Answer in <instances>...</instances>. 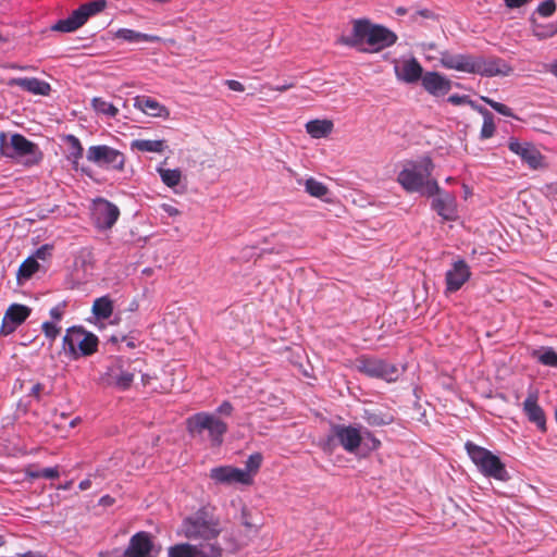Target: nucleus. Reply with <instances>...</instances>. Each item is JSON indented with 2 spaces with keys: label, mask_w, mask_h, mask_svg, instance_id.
Here are the masks:
<instances>
[{
  "label": "nucleus",
  "mask_w": 557,
  "mask_h": 557,
  "mask_svg": "<svg viewBox=\"0 0 557 557\" xmlns=\"http://www.w3.org/2000/svg\"><path fill=\"white\" fill-rule=\"evenodd\" d=\"M224 525L216 506L207 503L183 518L178 534L198 544L180 543L168 548V557H222L218 542Z\"/></svg>",
  "instance_id": "1"
},
{
  "label": "nucleus",
  "mask_w": 557,
  "mask_h": 557,
  "mask_svg": "<svg viewBox=\"0 0 557 557\" xmlns=\"http://www.w3.org/2000/svg\"><path fill=\"white\" fill-rule=\"evenodd\" d=\"M352 28L348 36H342L338 42L351 48H360L366 52H380L396 44L398 37L389 28L373 24L368 18H357L351 22Z\"/></svg>",
  "instance_id": "2"
},
{
  "label": "nucleus",
  "mask_w": 557,
  "mask_h": 557,
  "mask_svg": "<svg viewBox=\"0 0 557 557\" xmlns=\"http://www.w3.org/2000/svg\"><path fill=\"white\" fill-rule=\"evenodd\" d=\"M441 64L448 70L479 74L481 76L509 75L512 71L504 60L499 58H484L472 54H453L448 51L441 53Z\"/></svg>",
  "instance_id": "3"
},
{
  "label": "nucleus",
  "mask_w": 557,
  "mask_h": 557,
  "mask_svg": "<svg viewBox=\"0 0 557 557\" xmlns=\"http://www.w3.org/2000/svg\"><path fill=\"white\" fill-rule=\"evenodd\" d=\"M434 164L429 157L417 162L408 163L397 176V182L409 193H420L423 196H434L440 191L435 180L431 178Z\"/></svg>",
  "instance_id": "4"
},
{
  "label": "nucleus",
  "mask_w": 557,
  "mask_h": 557,
  "mask_svg": "<svg viewBox=\"0 0 557 557\" xmlns=\"http://www.w3.org/2000/svg\"><path fill=\"white\" fill-rule=\"evenodd\" d=\"M0 154L10 159L23 158L26 165H36L44 158L37 144L17 133L13 134L8 141V135L4 132H0Z\"/></svg>",
  "instance_id": "5"
},
{
  "label": "nucleus",
  "mask_w": 557,
  "mask_h": 557,
  "mask_svg": "<svg viewBox=\"0 0 557 557\" xmlns=\"http://www.w3.org/2000/svg\"><path fill=\"white\" fill-rule=\"evenodd\" d=\"M465 447L470 459L484 476L502 482H507L510 479L505 463L491 450L471 442H467Z\"/></svg>",
  "instance_id": "6"
},
{
  "label": "nucleus",
  "mask_w": 557,
  "mask_h": 557,
  "mask_svg": "<svg viewBox=\"0 0 557 557\" xmlns=\"http://www.w3.org/2000/svg\"><path fill=\"white\" fill-rule=\"evenodd\" d=\"M63 349L72 360L94 355L98 350L99 339L82 326H72L63 336Z\"/></svg>",
  "instance_id": "7"
},
{
  "label": "nucleus",
  "mask_w": 557,
  "mask_h": 557,
  "mask_svg": "<svg viewBox=\"0 0 557 557\" xmlns=\"http://www.w3.org/2000/svg\"><path fill=\"white\" fill-rule=\"evenodd\" d=\"M186 428L191 436L201 435L208 431L211 446L219 447L223 443V436L227 432V424L209 412H198L186 420Z\"/></svg>",
  "instance_id": "8"
},
{
  "label": "nucleus",
  "mask_w": 557,
  "mask_h": 557,
  "mask_svg": "<svg viewBox=\"0 0 557 557\" xmlns=\"http://www.w3.org/2000/svg\"><path fill=\"white\" fill-rule=\"evenodd\" d=\"M86 158L98 166L115 171H123L126 162L123 152L107 145L90 146Z\"/></svg>",
  "instance_id": "9"
},
{
  "label": "nucleus",
  "mask_w": 557,
  "mask_h": 557,
  "mask_svg": "<svg viewBox=\"0 0 557 557\" xmlns=\"http://www.w3.org/2000/svg\"><path fill=\"white\" fill-rule=\"evenodd\" d=\"M335 442L347 453L354 454L361 445L362 435L352 425L334 424L331 428V435L327 437L326 444L334 446Z\"/></svg>",
  "instance_id": "10"
},
{
  "label": "nucleus",
  "mask_w": 557,
  "mask_h": 557,
  "mask_svg": "<svg viewBox=\"0 0 557 557\" xmlns=\"http://www.w3.org/2000/svg\"><path fill=\"white\" fill-rule=\"evenodd\" d=\"M357 368L370 377L383 379L387 382L396 381L398 377V369L394 364L377 358L362 357L358 359Z\"/></svg>",
  "instance_id": "11"
},
{
  "label": "nucleus",
  "mask_w": 557,
  "mask_h": 557,
  "mask_svg": "<svg viewBox=\"0 0 557 557\" xmlns=\"http://www.w3.org/2000/svg\"><path fill=\"white\" fill-rule=\"evenodd\" d=\"M209 476L216 484L231 485L235 483L250 485L253 482L252 476L238 468L233 466H220L210 470Z\"/></svg>",
  "instance_id": "12"
},
{
  "label": "nucleus",
  "mask_w": 557,
  "mask_h": 557,
  "mask_svg": "<svg viewBox=\"0 0 557 557\" xmlns=\"http://www.w3.org/2000/svg\"><path fill=\"white\" fill-rule=\"evenodd\" d=\"M508 148L511 152L519 156L529 168L537 170L544 166V156L533 144L528 141L520 143L511 138L508 143Z\"/></svg>",
  "instance_id": "13"
},
{
  "label": "nucleus",
  "mask_w": 557,
  "mask_h": 557,
  "mask_svg": "<svg viewBox=\"0 0 557 557\" xmlns=\"http://www.w3.org/2000/svg\"><path fill=\"white\" fill-rule=\"evenodd\" d=\"M94 216L97 227L110 230L120 216V209L111 201L99 198L95 203Z\"/></svg>",
  "instance_id": "14"
},
{
  "label": "nucleus",
  "mask_w": 557,
  "mask_h": 557,
  "mask_svg": "<svg viewBox=\"0 0 557 557\" xmlns=\"http://www.w3.org/2000/svg\"><path fill=\"white\" fill-rule=\"evenodd\" d=\"M30 312V308L24 305L12 304L9 306L2 319L0 333L9 335L14 332L29 317Z\"/></svg>",
  "instance_id": "15"
},
{
  "label": "nucleus",
  "mask_w": 557,
  "mask_h": 557,
  "mask_svg": "<svg viewBox=\"0 0 557 557\" xmlns=\"http://www.w3.org/2000/svg\"><path fill=\"white\" fill-rule=\"evenodd\" d=\"M470 276L471 272L466 261H455L445 275L446 293H455L459 290Z\"/></svg>",
  "instance_id": "16"
},
{
  "label": "nucleus",
  "mask_w": 557,
  "mask_h": 557,
  "mask_svg": "<svg viewBox=\"0 0 557 557\" xmlns=\"http://www.w3.org/2000/svg\"><path fill=\"white\" fill-rule=\"evenodd\" d=\"M238 524L244 528L238 540L239 546L247 545L248 542L259 533L262 527V523H259L253 519L251 510L246 505H242L240 507Z\"/></svg>",
  "instance_id": "17"
},
{
  "label": "nucleus",
  "mask_w": 557,
  "mask_h": 557,
  "mask_svg": "<svg viewBox=\"0 0 557 557\" xmlns=\"http://www.w3.org/2000/svg\"><path fill=\"white\" fill-rule=\"evenodd\" d=\"M437 196L433 202L432 208L446 221H454L457 218V203L456 198L449 193L442 191L435 193Z\"/></svg>",
  "instance_id": "18"
},
{
  "label": "nucleus",
  "mask_w": 557,
  "mask_h": 557,
  "mask_svg": "<svg viewBox=\"0 0 557 557\" xmlns=\"http://www.w3.org/2000/svg\"><path fill=\"white\" fill-rule=\"evenodd\" d=\"M421 82L423 88L435 97L444 96L451 89V81L437 72H426Z\"/></svg>",
  "instance_id": "19"
},
{
  "label": "nucleus",
  "mask_w": 557,
  "mask_h": 557,
  "mask_svg": "<svg viewBox=\"0 0 557 557\" xmlns=\"http://www.w3.org/2000/svg\"><path fill=\"white\" fill-rule=\"evenodd\" d=\"M523 411L529 421L536 424L541 431L546 430V418L544 410L539 405V396L536 392H530L523 401Z\"/></svg>",
  "instance_id": "20"
},
{
  "label": "nucleus",
  "mask_w": 557,
  "mask_h": 557,
  "mask_svg": "<svg viewBox=\"0 0 557 557\" xmlns=\"http://www.w3.org/2000/svg\"><path fill=\"white\" fill-rule=\"evenodd\" d=\"M8 85L39 96H48L51 91L50 84L37 77H14L9 79Z\"/></svg>",
  "instance_id": "21"
},
{
  "label": "nucleus",
  "mask_w": 557,
  "mask_h": 557,
  "mask_svg": "<svg viewBox=\"0 0 557 557\" xmlns=\"http://www.w3.org/2000/svg\"><path fill=\"white\" fill-rule=\"evenodd\" d=\"M152 542L147 532H138L131 537L125 557H149Z\"/></svg>",
  "instance_id": "22"
},
{
  "label": "nucleus",
  "mask_w": 557,
  "mask_h": 557,
  "mask_svg": "<svg viewBox=\"0 0 557 557\" xmlns=\"http://www.w3.org/2000/svg\"><path fill=\"white\" fill-rule=\"evenodd\" d=\"M396 76L398 79L412 84L422 81L423 69L416 58L403 61L399 66L395 67Z\"/></svg>",
  "instance_id": "23"
},
{
  "label": "nucleus",
  "mask_w": 557,
  "mask_h": 557,
  "mask_svg": "<svg viewBox=\"0 0 557 557\" xmlns=\"http://www.w3.org/2000/svg\"><path fill=\"white\" fill-rule=\"evenodd\" d=\"M134 107L153 117L168 119L170 116V111L165 106L148 96H137L134 99Z\"/></svg>",
  "instance_id": "24"
},
{
  "label": "nucleus",
  "mask_w": 557,
  "mask_h": 557,
  "mask_svg": "<svg viewBox=\"0 0 557 557\" xmlns=\"http://www.w3.org/2000/svg\"><path fill=\"white\" fill-rule=\"evenodd\" d=\"M334 124L331 120H312L306 124V131L312 138H323L330 135Z\"/></svg>",
  "instance_id": "25"
},
{
  "label": "nucleus",
  "mask_w": 557,
  "mask_h": 557,
  "mask_svg": "<svg viewBox=\"0 0 557 557\" xmlns=\"http://www.w3.org/2000/svg\"><path fill=\"white\" fill-rule=\"evenodd\" d=\"M79 15L81 14H78L77 10H74L69 17L58 21L51 27L52 30L71 33L78 29L81 26L84 25V22Z\"/></svg>",
  "instance_id": "26"
},
{
  "label": "nucleus",
  "mask_w": 557,
  "mask_h": 557,
  "mask_svg": "<svg viewBox=\"0 0 557 557\" xmlns=\"http://www.w3.org/2000/svg\"><path fill=\"white\" fill-rule=\"evenodd\" d=\"M133 150L141 152H158L161 153L166 148L165 140H151V139H135L131 144Z\"/></svg>",
  "instance_id": "27"
},
{
  "label": "nucleus",
  "mask_w": 557,
  "mask_h": 557,
  "mask_svg": "<svg viewBox=\"0 0 557 557\" xmlns=\"http://www.w3.org/2000/svg\"><path fill=\"white\" fill-rule=\"evenodd\" d=\"M363 419L371 426H383L394 421V417L391 413L371 409L364 410Z\"/></svg>",
  "instance_id": "28"
},
{
  "label": "nucleus",
  "mask_w": 557,
  "mask_h": 557,
  "mask_svg": "<svg viewBox=\"0 0 557 557\" xmlns=\"http://www.w3.org/2000/svg\"><path fill=\"white\" fill-rule=\"evenodd\" d=\"M39 263L34 257H28L24 260L16 273V280L20 285H22L25 281H28L38 270Z\"/></svg>",
  "instance_id": "29"
},
{
  "label": "nucleus",
  "mask_w": 557,
  "mask_h": 557,
  "mask_svg": "<svg viewBox=\"0 0 557 557\" xmlns=\"http://www.w3.org/2000/svg\"><path fill=\"white\" fill-rule=\"evenodd\" d=\"M116 38L123 39L128 42H140V41H148L153 42L159 40V37L148 34H143L133 29L128 28H121L115 34Z\"/></svg>",
  "instance_id": "30"
},
{
  "label": "nucleus",
  "mask_w": 557,
  "mask_h": 557,
  "mask_svg": "<svg viewBox=\"0 0 557 557\" xmlns=\"http://www.w3.org/2000/svg\"><path fill=\"white\" fill-rule=\"evenodd\" d=\"M91 311L98 319H109L113 313V302L108 296L97 298L94 301Z\"/></svg>",
  "instance_id": "31"
},
{
  "label": "nucleus",
  "mask_w": 557,
  "mask_h": 557,
  "mask_svg": "<svg viewBox=\"0 0 557 557\" xmlns=\"http://www.w3.org/2000/svg\"><path fill=\"white\" fill-rule=\"evenodd\" d=\"M107 5L106 0H95L87 2L85 4H82L77 10L79 16L82 17L84 24L87 22V20L90 16L96 15L97 13L101 12Z\"/></svg>",
  "instance_id": "32"
},
{
  "label": "nucleus",
  "mask_w": 557,
  "mask_h": 557,
  "mask_svg": "<svg viewBox=\"0 0 557 557\" xmlns=\"http://www.w3.org/2000/svg\"><path fill=\"white\" fill-rule=\"evenodd\" d=\"M64 140L69 145L70 156L69 159L72 161L75 169H77L78 160L83 158L84 148L79 141V139L70 134L64 137Z\"/></svg>",
  "instance_id": "33"
},
{
  "label": "nucleus",
  "mask_w": 557,
  "mask_h": 557,
  "mask_svg": "<svg viewBox=\"0 0 557 557\" xmlns=\"http://www.w3.org/2000/svg\"><path fill=\"white\" fill-rule=\"evenodd\" d=\"M532 357L544 366L557 368V352L552 347L534 350Z\"/></svg>",
  "instance_id": "34"
},
{
  "label": "nucleus",
  "mask_w": 557,
  "mask_h": 557,
  "mask_svg": "<svg viewBox=\"0 0 557 557\" xmlns=\"http://www.w3.org/2000/svg\"><path fill=\"white\" fill-rule=\"evenodd\" d=\"M91 107L97 113L110 117H115L119 114V109L114 104L100 97H96L91 100Z\"/></svg>",
  "instance_id": "35"
},
{
  "label": "nucleus",
  "mask_w": 557,
  "mask_h": 557,
  "mask_svg": "<svg viewBox=\"0 0 557 557\" xmlns=\"http://www.w3.org/2000/svg\"><path fill=\"white\" fill-rule=\"evenodd\" d=\"M158 173L160 174L163 184L171 188L177 186L182 178V172L178 169L159 168Z\"/></svg>",
  "instance_id": "36"
},
{
  "label": "nucleus",
  "mask_w": 557,
  "mask_h": 557,
  "mask_svg": "<svg viewBox=\"0 0 557 557\" xmlns=\"http://www.w3.org/2000/svg\"><path fill=\"white\" fill-rule=\"evenodd\" d=\"M305 189L310 196L315 198H323L329 194V188L313 177L306 180Z\"/></svg>",
  "instance_id": "37"
},
{
  "label": "nucleus",
  "mask_w": 557,
  "mask_h": 557,
  "mask_svg": "<svg viewBox=\"0 0 557 557\" xmlns=\"http://www.w3.org/2000/svg\"><path fill=\"white\" fill-rule=\"evenodd\" d=\"M480 112L483 114V125L481 128V137L484 139L491 138L495 133V124L493 115L484 108H480Z\"/></svg>",
  "instance_id": "38"
},
{
  "label": "nucleus",
  "mask_w": 557,
  "mask_h": 557,
  "mask_svg": "<svg viewBox=\"0 0 557 557\" xmlns=\"http://www.w3.org/2000/svg\"><path fill=\"white\" fill-rule=\"evenodd\" d=\"M113 377H114V385L121 389L129 388L134 381V374L128 371H121L119 374H115Z\"/></svg>",
  "instance_id": "39"
},
{
  "label": "nucleus",
  "mask_w": 557,
  "mask_h": 557,
  "mask_svg": "<svg viewBox=\"0 0 557 557\" xmlns=\"http://www.w3.org/2000/svg\"><path fill=\"white\" fill-rule=\"evenodd\" d=\"M262 455L260 453H255L248 457L246 460V472H248L251 476L258 472L262 463Z\"/></svg>",
  "instance_id": "40"
},
{
  "label": "nucleus",
  "mask_w": 557,
  "mask_h": 557,
  "mask_svg": "<svg viewBox=\"0 0 557 557\" xmlns=\"http://www.w3.org/2000/svg\"><path fill=\"white\" fill-rule=\"evenodd\" d=\"M482 100L487 103L492 109L505 116H513L512 110L504 103L497 102L491 98L482 97Z\"/></svg>",
  "instance_id": "41"
},
{
  "label": "nucleus",
  "mask_w": 557,
  "mask_h": 557,
  "mask_svg": "<svg viewBox=\"0 0 557 557\" xmlns=\"http://www.w3.org/2000/svg\"><path fill=\"white\" fill-rule=\"evenodd\" d=\"M537 13L543 17L553 15L556 11V3L554 0H545L536 9Z\"/></svg>",
  "instance_id": "42"
},
{
  "label": "nucleus",
  "mask_w": 557,
  "mask_h": 557,
  "mask_svg": "<svg viewBox=\"0 0 557 557\" xmlns=\"http://www.w3.org/2000/svg\"><path fill=\"white\" fill-rule=\"evenodd\" d=\"M41 327L45 336L51 341H54L61 331L60 326H57L54 323L48 321L44 322Z\"/></svg>",
  "instance_id": "43"
},
{
  "label": "nucleus",
  "mask_w": 557,
  "mask_h": 557,
  "mask_svg": "<svg viewBox=\"0 0 557 557\" xmlns=\"http://www.w3.org/2000/svg\"><path fill=\"white\" fill-rule=\"evenodd\" d=\"M533 32L534 35L537 36L539 38L552 37L555 34H557V24L550 25L549 27H540L537 25H534Z\"/></svg>",
  "instance_id": "44"
},
{
  "label": "nucleus",
  "mask_w": 557,
  "mask_h": 557,
  "mask_svg": "<svg viewBox=\"0 0 557 557\" xmlns=\"http://www.w3.org/2000/svg\"><path fill=\"white\" fill-rule=\"evenodd\" d=\"M32 478L57 479L59 478V470L57 468H45L37 472L30 473Z\"/></svg>",
  "instance_id": "45"
},
{
  "label": "nucleus",
  "mask_w": 557,
  "mask_h": 557,
  "mask_svg": "<svg viewBox=\"0 0 557 557\" xmlns=\"http://www.w3.org/2000/svg\"><path fill=\"white\" fill-rule=\"evenodd\" d=\"M65 302L59 304L55 307L50 309V315L53 320L60 321L63 318L64 309H65Z\"/></svg>",
  "instance_id": "46"
},
{
  "label": "nucleus",
  "mask_w": 557,
  "mask_h": 557,
  "mask_svg": "<svg viewBox=\"0 0 557 557\" xmlns=\"http://www.w3.org/2000/svg\"><path fill=\"white\" fill-rule=\"evenodd\" d=\"M448 102L453 103L454 106H460L463 103H470L472 104V101L468 99V96H459V95H451L448 97Z\"/></svg>",
  "instance_id": "47"
},
{
  "label": "nucleus",
  "mask_w": 557,
  "mask_h": 557,
  "mask_svg": "<svg viewBox=\"0 0 557 557\" xmlns=\"http://www.w3.org/2000/svg\"><path fill=\"white\" fill-rule=\"evenodd\" d=\"M225 85L233 91L243 92L245 90V86L235 79H226Z\"/></svg>",
  "instance_id": "48"
},
{
  "label": "nucleus",
  "mask_w": 557,
  "mask_h": 557,
  "mask_svg": "<svg viewBox=\"0 0 557 557\" xmlns=\"http://www.w3.org/2000/svg\"><path fill=\"white\" fill-rule=\"evenodd\" d=\"M233 405L230 401H223L216 409V412L224 416H231L233 412Z\"/></svg>",
  "instance_id": "49"
},
{
  "label": "nucleus",
  "mask_w": 557,
  "mask_h": 557,
  "mask_svg": "<svg viewBox=\"0 0 557 557\" xmlns=\"http://www.w3.org/2000/svg\"><path fill=\"white\" fill-rule=\"evenodd\" d=\"M506 5L510 9H517L524 5L529 0H504Z\"/></svg>",
  "instance_id": "50"
},
{
  "label": "nucleus",
  "mask_w": 557,
  "mask_h": 557,
  "mask_svg": "<svg viewBox=\"0 0 557 557\" xmlns=\"http://www.w3.org/2000/svg\"><path fill=\"white\" fill-rule=\"evenodd\" d=\"M42 389H44V385L41 383H36L32 387L29 395L39 400L40 399V393L42 392Z\"/></svg>",
  "instance_id": "51"
},
{
  "label": "nucleus",
  "mask_w": 557,
  "mask_h": 557,
  "mask_svg": "<svg viewBox=\"0 0 557 557\" xmlns=\"http://www.w3.org/2000/svg\"><path fill=\"white\" fill-rule=\"evenodd\" d=\"M366 437L371 442V448L376 449L381 446L380 440H377L372 433L367 432Z\"/></svg>",
  "instance_id": "52"
},
{
  "label": "nucleus",
  "mask_w": 557,
  "mask_h": 557,
  "mask_svg": "<svg viewBox=\"0 0 557 557\" xmlns=\"http://www.w3.org/2000/svg\"><path fill=\"white\" fill-rule=\"evenodd\" d=\"M416 15H419V16H421L423 18H432V17H434V13L432 11L428 10V9L418 10L416 12Z\"/></svg>",
  "instance_id": "53"
},
{
  "label": "nucleus",
  "mask_w": 557,
  "mask_h": 557,
  "mask_svg": "<svg viewBox=\"0 0 557 557\" xmlns=\"http://www.w3.org/2000/svg\"><path fill=\"white\" fill-rule=\"evenodd\" d=\"M293 87H294V84L289 83V84H285V85H282V86L272 87L271 89L280 91V92H283V91H286V90H288V89H290Z\"/></svg>",
  "instance_id": "54"
},
{
  "label": "nucleus",
  "mask_w": 557,
  "mask_h": 557,
  "mask_svg": "<svg viewBox=\"0 0 557 557\" xmlns=\"http://www.w3.org/2000/svg\"><path fill=\"white\" fill-rule=\"evenodd\" d=\"M114 503V499L109 495L100 498V504L103 506H111Z\"/></svg>",
  "instance_id": "55"
},
{
  "label": "nucleus",
  "mask_w": 557,
  "mask_h": 557,
  "mask_svg": "<svg viewBox=\"0 0 557 557\" xmlns=\"http://www.w3.org/2000/svg\"><path fill=\"white\" fill-rule=\"evenodd\" d=\"M91 486V481L89 479H86V480H83L78 487L82 490V491H86L88 490L89 487Z\"/></svg>",
  "instance_id": "56"
},
{
  "label": "nucleus",
  "mask_w": 557,
  "mask_h": 557,
  "mask_svg": "<svg viewBox=\"0 0 557 557\" xmlns=\"http://www.w3.org/2000/svg\"><path fill=\"white\" fill-rule=\"evenodd\" d=\"M47 249V246H42L39 249H37L36 257L39 259H45Z\"/></svg>",
  "instance_id": "57"
},
{
  "label": "nucleus",
  "mask_w": 557,
  "mask_h": 557,
  "mask_svg": "<svg viewBox=\"0 0 557 557\" xmlns=\"http://www.w3.org/2000/svg\"><path fill=\"white\" fill-rule=\"evenodd\" d=\"M18 557H42V555L34 552H26L24 554H20Z\"/></svg>",
  "instance_id": "58"
},
{
  "label": "nucleus",
  "mask_w": 557,
  "mask_h": 557,
  "mask_svg": "<svg viewBox=\"0 0 557 557\" xmlns=\"http://www.w3.org/2000/svg\"><path fill=\"white\" fill-rule=\"evenodd\" d=\"M406 12H407V10H406L405 8H398V9L396 10V13H397L398 15H404V14H406Z\"/></svg>",
  "instance_id": "59"
},
{
  "label": "nucleus",
  "mask_w": 557,
  "mask_h": 557,
  "mask_svg": "<svg viewBox=\"0 0 557 557\" xmlns=\"http://www.w3.org/2000/svg\"><path fill=\"white\" fill-rule=\"evenodd\" d=\"M552 72L557 76V62L552 65Z\"/></svg>",
  "instance_id": "60"
},
{
  "label": "nucleus",
  "mask_w": 557,
  "mask_h": 557,
  "mask_svg": "<svg viewBox=\"0 0 557 557\" xmlns=\"http://www.w3.org/2000/svg\"><path fill=\"white\" fill-rule=\"evenodd\" d=\"M78 421H79V419H78V418H76V419H74V420H72V421H71L70 425H71L72 428H74V426L78 423Z\"/></svg>",
  "instance_id": "61"
},
{
  "label": "nucleus",
  "mask_w": 557,
  "mask_h": 557,
  "mask_svg": "<svg viewBox=\"0 0 557 557\" xmlns=\"http://www.w3.org/2000/svg\"><path fill=\"white\" fill-rule=\"evenodd\" d=\"M5 544V540L3 535L0 534V547H2Z\"/></svg>",
  "instance_id": "62"
},
{
  "label": "nucleus",
  "mask_w": 557,
  "mask_h": 557,
  "mask_svg": "<svg viewBox=\"0 0 557 557\" xmlns=\"http://www.w3.org/2000/svg\"><path fill=\"white\" fill-rule=\"evenodd\" d=\"M170 214H173V213H176L177 210L176 209H172L171 211L169 210Z\"/></svg>",
  "instance_id": "63"
},
{
  "label": "nucleus",
  "mask_w": 557,
  "mask_h": 557,
  "mask_svg": "<svg viewBox=\"0 0 557 557\" xmlns=\"http://www.w3.org/2000/svg\"><path fill=\"white\" fill-rule=\"evenodd\" d=\"M555 417H556V421H557V409H556V413H555Z\"/></svg>",
  "instance_id": "64"
}]
</instances>
